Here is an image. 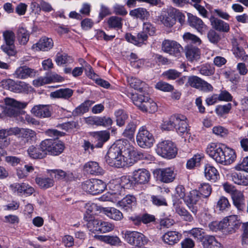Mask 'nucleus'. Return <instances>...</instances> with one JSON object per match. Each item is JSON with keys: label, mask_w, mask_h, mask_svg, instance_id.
Masks as SVG:
<instances>
[{"label": "nucleus", "mask_w": 248, "mask_h": 248, "mask_svg": "<svg viewBox=\"0 0 248 248\" xmlns=\"http://www.w3.org/2000/svg\"><path fill=\"white\" fill-rule=\"evenodd\" d=\"M150 177V172L145 169H139L132 173V179L135 184H146L149 182Z\"/></svg>", "instance_id": "4468645a"}, {"label": "nucleus", "mask_w": 248, "mask_h": 248, "mask_svg": "<svg viewBox=\"0 0 248 248\" xmlns=\"http://www.w3.org/2000/svg\"><path fill=\"white\" fill-rule=\"evenodd\" d=\"M125 238L129 244L137 247H141L148 242V238L142 233L138 232L126 231Z\"/></svg>", "instance_id": "9d476101"}, {"label": "nucleus", "mask_w": 248, "mask_h": 248, "mask_svg": "<svg viewBox=\"0 0 248 248\" xmlns=\"http://www.w3.org/2000/svg\"><path fill=\"white\" fill-rule=\"evenodd\" d=\"M233 205L238 210L242 211L245 208V199L243 193L240 191H235L232 194Z\"/></svg>", "instance_id": "5701e85b"}, {"label": "nucleus", "mask_w": 248, "mask_h": 248, "mask_svg": "<svg viewBox=\"0 0 248 248\" xmlns=\"http://www.w3.org/2000/svg\"><path fill=\"white\" fill-rule=\"evenodd\" d=\"M19 134H20L21 137L25 139L27 141H31L35 139L36 136V132L30 129L19 128Z\"/></svg>", "instance_id": "09e8293b"}, {"label": "nucleus", "mask_w": 248, "mask_h": 248, "mask_svg": "<svg viewBox=\"0 0 248 248\" xmlns=\"http://www.w3.org/2000/svg\"><path fill=\"white\" fill-rule=\"evenodd\" d=\"M235 170L248 172V156L245 157L236 165Z\"/></svg>", "instance_id": "774afa93"}, {"label": "nucleus", "mask_w": 248, "mask_h": 248, "mask_svg": "<svg viewBox=\"0 0 248 248\" xmlns=\"http://www.w3.org/2000/svg\"><path fill=\"white\" fill-rule=\"evenodd\" d=\"M114 228L113 224L108 221L101 220L99 232L102 233H106L112 231Z\"/></svg>", "instance_id": "e2e57ef3"}, {"label": "nucleus", "mask_w": 248, "mask_h": 248, "mask_svg": "<svg viewBox=\"0 0 248 248\" xmlns=\"http://www.w3.org/2000/svg\"><path fill=\"white\" fill-rule=\"evenodd\" d=\"M29 155L32 158L41 159L46 155V151L42 149L39 145V148H36L33 146H31L28 150Z\"/></svg>", "instance_id": "4c0bfd02"}, {"label": "nucleus", "mask_w": 248, "mask_h": 248, "mask_svg": "<svg viewBox=\"0 0 248 248\" xmlns=\"http://www.w3.org/2000/svg\"><path fill=\"white\" fill-rule=\"evenodd\" d=\"M107 23L109 28L120 29L123 26V19L116 16H111L108 19Z\"/></svg>", "instance_id": "79ce46f5"}, {"label": "nucleus", "mask_w": 248, "mask_h": 248, "mask_svg": "<svg viewBox=\"0 0 248 248\" xmlns=\"http://www.w3.org/2000/svg\"><path fill=\"white\" fill-rule=\"evenodd\" d=\"M136 200L134 196L132 195H127L122 200L119 201L117 205L126 212L132 211V207L135 205Z\"/></svg>", "instance_id": "bb28decb"}, {"label": "nucleus", "mask_w": 248, "mask_h": 248, "mask_svg": "<svg viewBox=\"0 0 248 248\" xmlns=\"http://www.w3.org/2000/svg\"><path fill=\"white\" fill-rule=\"evenodd\" d=\"M3 36L6 44L14 45L16 37L15 33L13 31H6L3 32Z\"/></svg>", "instance_id": "69168bd1"}, {"label": "nucleus", "mask_w": 248, "mask_h": 248, "mask_svg": "<svg viewBox=\"0 0 248 248\" xmlns=\"http://www.w3.org/2000/svg\"><path fill=\"white\" fill-rule=\"evenodd\" d=\"M148 155L138 151L134 147L131 146L128 142L125 144L122 162H119L121 168L131 166L141 159L148 158Z\"/></svg>", "instance_id": "f257e3e1"}, {"label": "nucleus", "mask_w": 248, "mask_h": 248, "mask_svg": "<svg viewBox=\"0 0 248 248\" xmlns=\"http://www.w3.org/2000/svg\"><path fill=\"white\" fill-rule=\"evenodd\" d=\"M84 170L88 173L92 175H98L103 173V169L99 166L97 162L90 161L84 166Z\"/></svg>", "instance_id": "cd10ccee"}, {"label": "nucleus", "mask_w": 248, "mask_h": 248, "mask_svg": "<svg viewBox=\"0 0 248 248\" xmlns=\"http://www.w3.org/2000/svg\"><path fill=\"white\" fill-rule=\"evenodd\" d=\"M189 236L192 237L195 240L199 242L203 241L206 233L204 230L201 228H194L187 232Z\"/></svg>", "instance_id": "e433bc0d"}, {"label": "nucleus", "mask_w": 248, "mask_h": 248, "mask_svg": "<svg viewBox=\"0 0 248 248\" xmlns=\"http://www.w3.org/2000/svg\"><path fill=\"white\" fill-rule=\"evenodd\" d=\"M231 205L228 199L224 196L221 197L218 200L217 207L220 211H224L230 207Z\"/></svg>", "instance_id": "338daca9"}, {"label": "nucleus", "mask_w": 248, "mask_h": 248, "mask_svg": "<svg viewBox=\"0 0 248 248\" xmlns=\"http://www.w3.org/2000/svg\"><path fill=\"white\" fill-rule=\"evenodd\" d=\"M200 73L204 76H211L214 74L215 68L209 64L202 65L199 69Z\"/></svg>", "instance_id": "680f3d73"}, {"label": "nucleus", "mask_w": 248, "mask_h": 248, "mask_svg": "<svg viewBox=\"0 0 248 248\" xmlns=\"http://www.w3.org/2000/svg\"><path fill=\"white\" fill-rule=\"evenodd\" d=\"M94 137L97 141L95 144V147L101 148L103 146L104 143L109 139L110 134L108 131H101L95 132Z\"/></svg>", "instance_id": "f704fd0d"}, {"label": "nucleus", "mask_w": 248, "mask_h": 248, "mask_svg": "<svg viewBox=\"0 0 248 248\" xmlns=\"http://www.w3.org/2000/svg\"><path fill=\"white\" fill-rule=\"evenodd\" d=\"M40 147L46 151V155L48 153L53 155H58L61 154L64 150V144L59 141L52 139H46L41 142Z\"/></svg>", "instance_id": "423d86ee"}, {"label": "nucleus", "mask_w": 248, "mask_h": 248, "mask_svg": "<svg viewBox=\"0 0 248 248\" xmlns=\"http://www.w3.org/2000/svg\"><path fill=\"white\" fill-rule=\"evenodd\" d=\"M155 87L159 90L165 92H171L174 90V88L172 85L163 81H160L157 82L156 84Z\"/></svg>", "instance_id": "052dcab7"}, {"label": "nucleus", "mask_w": 248, "mask_h": 248, "mask_svg": "<svg viewBox=\"0 0 248 248\" xmlns=\"http://www.w3.org/2000/svg\"><path fill=\"white\" fill-rule=\"evenodd\" d=\"M98 238L103 242L112 246L120 245L121 241L117 236L99 235Z\"/></svg>", "instance_id": "a18cd8bd"}, {"label": "nucleus", "mask_w": 248, "mask_h": 248, "mask_svg": "<svg viewBox=\"0 0 248 248\" xmlns=\"http://www.w3.org/2000/svg\"><path fill=\"white\" fill-rule=\"evenodd\" d=\"M207 154L217 163L223 165V146L211 143L206 148Z\"/></svg>", "instance_id": "f8f14e48"}, {"label": "nucleus", "mask_w": 248, "mask_h": 248, "mask_svg": "<svg viewBox=\"0 0 248 248\" xmlns=\"http://www.w3.org/2000/svg\"><path fill=\"white\" fill-rule=\"evenodd\" d=\"M106 187V184L99 179L88 180L82 185L83 190L92 195L102 193L105 189Z\"/></svg>", "instance_id": "6e6552de"}, {"label": "nucleus", "mask_w": 248, "mask_h": 248, "mask_svg": "<svg viewBox=\"0 0 248 248\" xmlns=\"http://www.w3.org/2000/svg\"><path fill=\"white\" fill-rule=\"evenodd\" d=\"M17 40L20 45H26L29 40V32L24 28L19 27L16 32Z\"/></svg>", "instance_id": "ea45409f"}, {"label": "nucleus", "mask_w": 248, "mask_h": 248, "mask_svg": "<svg viewBox=\"0 0 248 248\" xmlns=\"http://www.w3.org/2000/svg\"><path fill=\"white\" fill-rule=\"evenodd\" d=\"M182 73L176 70L175 69H169L163 73V76L165 77L168 79L174 80L180 77Z\"/></svg>", "instance_id": "0e129e2a"}, {"label": "nucleus", "mask_w": 248, "mask_h": 248, "mask_svg": "<svg viewBox=\"0 0 248 248\" xmlns=\"http://www.w3.org/2000/svg\"><path fill=\"white\" fill-rule=\"evenodd\" d=\"M128 141L126 140H120L109 148L106 159L110 165L121 168L118 162H122L125 144Z\"/></svg>", "instance_id": "f03ea898"}, {"label": "nucleus", "mask_w": 248, "mask_h": 248, "mask_svg": "<svg viewBox=\"0 0 248 248\" xmlns=\"http://www.w3.org/2000/svg\"><path fill=\"white\" fill-rule=\"evenodd\" d=\"M231 180L239 185L248 186V175L240 172H232L230 174Z\"/></svg>", "instance_id": "72a5a7b5"}, {"label": "nucleus", "mask_w": 248, "mask_h": 248, "mask_svg": "<svg viewBox=\"0 0 248 248\" xmlns=\"http://www.w3.org/2000/svg\"><path fill=\"white\" fill-rule=\"evenodd\" d=\"M19 128L17 127L0 129V139H4L9 136L19 134Z\"/></svg>", "instance_id": "3c124183"}, {"label": "nucleus", "mask_w": 248, "mask_h": 248, "mask_svg": "<svg viewBox=\"0 0 248 248\" xmlns=\"http://www.w3.org/2000/svg\"><path fill=\"white\" fill-rule=\"evenodd\" d=\"M1 86L3 88L11 91L20 93L26 89L27 85L23 82H16L14 80L8 79L1 81Z\"/></svg>", "instance_id": "dca6fc26"}, {"label": "nucleus", "mask_w": 248, "mask_h": 248, "mask_svg": "<svg viewBox=\"0 0 248 248\" xmlns=\"http://www.w3.org/2000/svg\"><path fill=\"white\" fill-rule=\"evenodd\" d=\"M36 73V71L34 69L29 68L27 66H23L17 68L14 75L18 78L25 79L34 77Z\"/></svg>", "instance_id": "412c9836"}, {"label": "nucleus", "mask_w": 248, "mask_h": 248, "mask_svg": "<svg viewBox=\"0 0 248 248\" xmlns=\"http://www.w3.org/2000/svg\"><path fill=\"white\" fill-rule=\"evenodd\" d=\"M201 198L200 194L197 190H191L188 195L184 199V202L189 210L194 215L198 212V206L196 205Z\"/></svg>", "instance_id": "ddd939ff"}, {"label": "nucleus", "mask_w": 248, "mask_h": 248, "mask_svg": "<svg viewBox=\"0 0 248 248\" xmlns=\"http://www.w3.org/2000/svg\"><path fill=\"white\" fill-rule=\"evenodd\" d=\"M203 79L196 76H192L188 78L187 83L191 87L200 89Z\"/></svg>", "instance_id": "6e6d98bb"}, {"label": "nucleus", "mask_w": 248, "mask_h": 248, "mask_svg": "<svg viewBox=\"0 0 248 248\" xmlns=\"http://www.w3.org/2000/svg\"><path fill=\"white\" fill-rule=\"evenodd\" d=\"M182 49L181 46L174 40L165 39L162 43L161 50L175 57L181 56Z\"/></svg>", "instance_id": "1a4fd4ad"}, {"label": "nucleus", "mask_w": 248, "mask_h": 248, "mask_svg": "<svg viewBox=\"0 0 248 248\" xmlns=\"http://www.w3.org/2000/svg\"><path fill=\"white\" fill-rule=\"evenodd\" d=\"M174 12V8L170 7L167 9V11L160 16V21L165 27L170 28L175 24Z\"/></svg>", "instance_id": "f3484780"}, {"label": "nucleus", "mask_w": 248, "mask_h": 248, "mask_svg": "<svg viewBox=\"0 0 248 248\" xmlns=\"http://www.w3.org/2000/svg\"><path fill=\"white\" fill-rule=\"evenodd\" d=\"M223 165H228L232 164L236 159L235 151L229 147L223 146Z\"/></svg>", "instance_id": "c756f323"}, {"label": "nucleus", "mask_w": 248, "mask_h": 248, "mask_svg": "<svg viewBox=\"0 0 248 248\" xmlns=\"http://www.w3.org/2000/svg\"><path fill=\"white\" fill-rule=\"evenodd\" d=\"M182 235L177 231H170L165 232L162 236L163 242L169 245H173L180 240Z\"/></svg>", "instance_id": "aec40b11"}, {"label": "nucleus", "mask_w": 248, "mask_h": 248, "mask_svg": "<svg viewBox=\"0 0 248 248\" xmlns=\"http://www.w3.org/2000/svg\"><path fill=\"white\" fill-rule=\"evenodd\" d=\"M175 128L177 133L179 134H184L188 132L187 118L185 115L177 114V121Z\"/></svg>", "instance_id": "393cba45"}, {"label": "nucleus", "mask_w": 248, "mask_h": 248, "mask_svg": "<svg viewBox=\"0 0 248 248\" xmlns=\"http://www.w3.org/2000/svg\"><path fill=\"white\" fill-rule=\"evenodd\" d=\"M34 46L40 50L48 51L53 47V41L51 38L44 36L40 38Z\"/></svg>", "instance_id": "2f4dec72"}, {"label": "nucleus", "mask_w": 248, "mask_h": 248, "mask_svg": "<svg viewBox=\"0 0 248 248\" xmlns=\"http://www.w3.org/2000/svg\"><path fill=\"white\" fill-rule=\"evenodd\" d=\"M129 15L133 17L141 19H145L149 17L150 14L147 10L143 8H138L130 11Z\"/></svg>", "instance_id": "37998d69"}, {"label": "nucleus", "mask_w": 248, "mask_h": 248, "mask_svg": "<svg viewBox=\"0 0 248 248\" xmlns=\"http://www.w3.org/2000/svg\"><path fill=\"white\" fill-rule=\"evenodd\" d=\"M47 172L49 176L56 180H64L68 181L71 180L73 178V174L72 172H66L60 169L47 170Z\"/></svg>", "instance_id": "a211bd4d"}, {"label": "nucleus", "mask_w": 248, "mask_h": 248, "mask_svg": "<svg viewBox=\"0 0 248 248\" xmlns=\"http://www.w3.org/2000/svg\"><path fill=\"white\" fill-rule=\"evenodd\" d=\"M93 103V101L91 100L85 101L73 111V115L74 116H80L87 112L89 110V107L92 105Z\"/></svg>", "instance_id": "58836bf2"}, {"label": "nucleus", "mask_w": 248, "mask_h": 248, "mask_svg": "<svg viewBox=\"0 0 248 248\" xmlns=\"http://www.w3.org/2000/svg\"><path fill=\"white\" fill-rule=\"evenodd\" d=\"M200 194L204 198H208L211 195L212 192V188L211 186L208 183H202L199 186L198 190Z\"/></svg>", "instance_id": "864d4df0"}, {"label": "nucleus", "mask_w": 248, "mask_h": 248, "mask_svg": "<svg viewBox=\"0 0 248 248\" xmlns=\"http://www.w3.org/2000/svg\"><path fill=\"white\" fill-rule=\"evenodd\" d=\"M177 121V114L171 115L170 118L164 121L161 125V128L163 130L170 131L175 128Z\"/></svg>", "instance_id": "a19ab883"}, {"label": "nucleus", "mask_w": 248, "mask_h": 248, "mask_svg": "<svg viewBox=\"0 0 248 248\" xmlns=\"http://www.w3.org/2000/svg\"><path fill=\"white\" fill-rule=\"evenodd\" d=\"M127 80L130 87L140 92L145 85L144 82L135 77H128Z\"/></svg>", "instance_id": "49530a36"}, {"label": "nucleus", "mask_w": 248, "mask_h": 248, "mask_svg": "<svg viewBox=\"0 0 248 248\" xmlns=\"http://www.w3.org/2000/svg\"><path fill=\"white\" fill-rule=\"evenodd\" d=\"M176 212L180 216L183 217V218L189 222H191L193 220V217L184 208L182 207H178L176 209Z\"/></svg>", "instance_id": "bf43d9fd"}, {"label": "nucleus", "mask_w": 248, "mask_h": 248, "mask_svg": "<svg viewBox=\"0 0 248 248\" xmlns=\"http://www.w3.org/2000/svg\"><path fill=\"white\" fill-rule=\"evenodd\" d=\"M204 247L207 248H213L214 246H217V244H219L216 240L215 237L212 235H205L203 241H202Z\"/></svg>", "instance_id": "13d9d810"}, {"label": "nucleus", "mask_w": 248, "mask_h": 248, "mask_svg": "<svg viewBox=\"0 0 248 248\" xmlns=\"http://www.w3.org/2000/svg\"><path fill=\"white\" fill-rule=\"evenodd\" d=\"M136 129V125L133 122H130L126 125L123 133V136L130 140L134 138V134Z\"/></svg>", "instance_id": "8fccbe9b"}, {"label": "nucleus", "mask_w": 248, "mask_h": 248, "mask_svg": "<svg viewBox=\"0 0 248 248\" xmlns=\"http://www.w3.org/2000/svg\"><path fill=\"white\" fill-rule=\"evenodd\" d=\"M129 96L134 105L142 111L154 113L157 110L156 103L147 94L130 93Z\"/></svg>", "instance_id": "7ed1b4c3"}, {"label": "nucleus", "mask_w": 248, "mask_h": 248, "mask_svg": "<svg viewBox=\"0 0 248 248\" xmlns=\"http://www.w3.org/2000/svg\"><path fill=\"white\" fill-rule=\"evenodd\" d=\"M84 219L87 222V226L91 231L99 232L100 220L93 219L92 217L85 216Z\"/></svg>", "instance_id": "c03bdc74"}, {"label": "nucleus", "mask_w": 248, "mask_h": 248, "mask_svg": "<svg viewBox=\"0 0 248 248\" xmlns=\"http://www.w3.org/2000/svg\"><path fill=\"white\" fill-rule=\"evenodd\" d=\"M101 211L109 218L119 221L123 218V213L119 210L113 207H103Z\"/></svg>", "instance_id": "7c9ffc66"}, {"label": "nucleus", "mask_w": 248, "mask_h": 248, "mask_svg": "<svg viewBox=\"0 0 248 248\" xmlns=\"http://www.w3.org/2000/svg\"><path fill=\"white\" fill-rule=\"evenodd\" d=\"M185 54L186 59L189 61H197L200 58L201 51L196 46L187 45L185 47Z\"/></svg>", "instance_id": "a878e982"}, {"label": "nucleus", "mask_w": 248, "mask_h": 248, "mask_svg": "<svg viewBox=\"0 0 248 248\" xmlns=\"http://www.w3.org/2000/svg\"><path fill=\"white\" fill-rule=\"evenodd\" d=\"M221 224L223 225V230L224 232L231 234L235 232L239 228L240 222L237 216L232 215L223 219Z\"/></svg>", "instance_id": "9b49d317"}, {"label": "nucleus", "mask_w": 248, "mask_h": 248, "mask_svg": "<svg viewBox=\"0 0 248 248\" xmlns=\"http://www.w3.org/2000/svg\"><path fill=\"white\" fill-rule=\"evenodd\" d=\"M204 175L207 179L213 182H216L219 177V173L217 170L209 164L205 166Z\"/></svg>", "instance_id": "c9c22d12"}, {"label": "nucleus", "mask_w": 248, "mask_h": 248, "mask_svg": "<svg viewBox=\"0 0 248 248\" xmlns=\"http://www.w3.org/2000/svg\"><path fill=\"white\" fill-rule=\"evenodd\" d=\"M183 39L187 43L196 45H200L202 43L201 40L198 36L190 32H186L183 35Z\"/></svg>", "instance_id": "4d7b16f0"}, {"label": "nucleus", "mask_w": 248, "mask_h": 248, "mask_svg": "<svg viewBox=\"0 0 248 248\" xmlns=\"http://www.w3.org/2000/svg\"><path fill=\"white\" fill-rule=\"evenodd\" d=\"M31 112L34 116L39 118H47L51 115L50 107L47 105H36L32 108Z\"/></svg>", "instance_id": "4be33fe9"}, {"label": "nucleus", "mask_w": 248, "mask_h": 248, "mask_svg": "<svg viewBox=\"0 0 248 248\" xmlns=\"http://www.w3.org/2000/svg\"><path fill=\"white\" fill-rule=\"evenodd\" d=\"M156 151L158 155L168 159L174 158L177 153V149L174 144L168 140L159 142L157 145Z\"/></svg>", "instance_id": "39448f33"}, {"label": "nucleus", "mask_w": 248, "mask_h": 248, "mask_svg": "<svg viewBox=\"0 0 248 248\" xmlns=\"http://www.w3.org/2000/svg\"><path fill=\"white\" fill-rule=\"evenodd\" d=\"M6 107L4 111L9 117H16L20 115L21 109L26 107L27 103L17 101L16 100L6 98L5 99Z\"/></svg>", "instance_id": "20e7f679"}, {"label": "nucleus", "mask_w": 248, "mask_h": 248, "mask_svg": "<svg viewBox=\"0 0 248 248\" xmlns=\"http://www.w3.org/2000/svg\"><path fill=\"white\" fill-rule=\"evenodd\" d=\"M210 21L213 28L217 31L228 32L230 31V26L228 23L214 16H211Z\"/></svg>", "instance_id": "b1692460"}, {"label": "nucleus", "mask_w": 248, "mask_h": 248, "mask_svg": "<svg viewBox=\"0 0 248 248\" xmlns=\"http://www.w3.org/2000/svg\"><path fill=\"white\" fill-rule=\"evenodd\" d=\"M138 145L142 148L152 147L155 142L153 135L144 127H140L136 136Z\"/></svg>", "instance_id": "0eeeda50"}, {"label": "nucleus", "mask_w": 248, "mask_h": 248, "mask_svg": "<svg viewBox=\"0 0 248 248\" xmlns=\"http://www.w3.org/2000/svg\"><path fill=\"white\" fill-rule=\"evenodd\" d=\"M203 158V154H197L192 158L189 159L186 163V167L188 169H193L194 167L200 165L201 159Z\"/></svg>", "instance_id": "603ef678"}, {"label": "nucleus", "mask_w": 248, "mask_h": 248, "mask_svg": "<svg viewBox=\"0 0 248 248\" xmlns=\"http://www.w3.org/2000/svg\"><path fill=\"white\" fill-rule=\"evenodd\" d=\"M115 115L117 124L119 126H123L128 117L127 113L123 109H119L116 111Z\"/></svg>", "instance_id": "de8ad7c7"}, {"label": "nucleus", "mask_w": 248, "mask_h": 248, "mask_svg": "<svg viewBox=\"0 0 248 248\" xmlns=\"http://www.w3.org/2000/svg\"><path fill=\"white\" fill-rule=\"evenodd\" d=\"M73 94V91L69 88H63L51 93L50 95L53 98L68 99Z\"/></svg>", "instance_id": "473e14b6"}, {"label": "nucleus", "mask_w": 248, "mask_h": 248, "mask_svg": "<svg viewBox=\"0 0 248 248\" xmlns=\"http://www.w3.org/2000/svg\"><path fill=\"white\" fill-rule=\"evenodd\" d=\"M151 201L154 205L156 206L168 205L166 198L160 195L151 196Z\"/></svg>", "instance_id": "5fc2aeb1"}, {"label": "nucleus", "mask_w": 248, "mask_h": 248, "mask_svg": "<svg viewBox=\"0 0 248 248\" xmlns=\"http://www.w3.org/2000/svg\"><path fill=\"white\" fill-rule=\"evenodd\" d=\"M35 181L38 186L43 189H46L52 187L55 183L54 179L49 176V177H36Z\"/></svg>", "instance_id": "c85d7f7f"}, {"label": "nucleus", "mask_w": 248, "mask_h": 248, "mask_svg": "<svg viewBox=\"0 0 248 248\" xmlns=\"http://www.w3.org/2000/svg\"><path fill=\"white\" fill-rule=\"evenodd\" d=\"M157 178L162 182L169 183L173 182L176 174L171 167L160 168L156 170Z\"/></svg>", "instance_id": "2eb2a0df"}, {"label": "nucleus", "mask_w": 248, "mask_h": 248, "mask_svg": "<svg viewBox=\"0 0 248 248\" xmlns=\"http://www.w3.org/2000/svg\"><path fill=\"white\" fill-rule=\"evenodd\" d=\"M188 22L190 27L195 29L202 34L207 29V26L202 20L199 17L192 15H188Z\"/></svg>", "instance_id": "6ab92c4d"}]
</instances>
